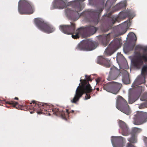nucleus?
<instances>
[{
  "instance_id": "1",
  "label": "nucleus",
  "mask_w": 147,
  "mask_h": 147,
  "mask_svg": "<svg viewBox=\"0 0 147 147\" xmlns=\"http://www.w3.org/2000/svg\"><path fill=\"white\" fill-rule=\"evenodd\" d=\"M71 26L69 25H60V30L63 33L68 34H72V37L74 39L79 38L80 36H84L86 34H93L96 31V28L93 26H88L84 28H81L75 30V25L71 23Z\"/></svg>"
},
{
  "instance_id": "2",
  "label": "nucleus",
  "mask_w": 147,
  "mask_h": 147,
  "mask_svg": "<svg viewBox=\"0 0 147 147\" xmlns=\"http://www.w3.org/2000/svg\"><path fill=\"white\" fill-rule=\"evenodd\" d=\"M84 82L82 85L80 86V84L76 89V93L73 99L71 100V102L76 103L78 101L80 98L84 93L86 94L85 99L87 100L90 98V95L88 94L92 92V89L90 84L86 82V80H83Z\"/></svg>"
},
{
  "instance_id": "3",
  "label": "nucleus",
  "mask_w": 147,
  "mask_h": 147,
  "mask_svg": "<svg viewBox=\"0 0 147 147\" xmlns=\"http://www.w3.org/2000/svg\"><path fill=\"white\" fill-rule=\"evenodd\" d=\"M18 11L21 14H31L34 12V7L30 3L25 0H20L18 5Z\"/></svg>"
},
{
  "instance_id": "4",
  "label": "nucleus",
  "mask_w": 147,
  "mask_h": 147,
  "mask_svg": "<svg viewBox=\"0 0 147 147\" xmlns=\"http://www.w3.org/2000/svg\"><path fill=\"white\" fill-rule=\"evenodd\" d=\"M97 44L90 39L83 40L78 45L76 49L77 50L90 51L95 49Z\"/></svg>"
},
{
  "instance_id": "5",
  "label": "nucleus",
  "mask_w": 147,
  "mask_h": 147,
  "mask_svg": "<svg viewBox=\"0 0 147 147\" xmlns=\"http://www.w3.org/2000/svg\"><path fill=\"white\" fill-rule=\"evenodd\" d=\"M144 52L142 55L139 53L134 58L133 61V65L134 67L137 69H140L143 65L142 59L145 61H147V47H144L142 49Z\"/></svg>"
},
{
  "instance_id": "6",
  "label": "nucleus",
  "mask_w": 147,
  "mask_h": 147,
  "mask_svg": "<svg viewBox=\"0 0 147 147\" xmlns=\"http://www.w3.org/2000/svg\"><path fill=\"white\" fill-rule=\"evenodd\" d=\"M35 23L38 28L41 31L50 33L53 32L55 29L52 26L44 22L40 18H36L34 20Z\"/></svg>"
},
{
  "instance_id": "7",
  "label": "nucleus",
  "mask_w": 147,
  "mask_h": 147,
  "mask_svg": "<svg viewBox=\"0 0 147 147\" xmlns=\"http://www.w3.org/2000/svg\"><path fill=\"white\" fill-rule=\"evenodd\" d=\"M116 107L117 109L126 115H129L131 113L127 101L120 96L117 98Z\"/></svg>"
},
{
  "instance_id": "8",
  "label": "nucleus",
  "mask_w": 147,
  "mask_h": 147,
  "mask_svg": "<svg viewBox=\"0 0 147 147\" xmlns=\"http://www.w3.org/2000/svg\"><path fill=\"white\" fill-rule=\"evenodd\" d=\"M121 47L120 40L118 38L113 40L105 51V54L110 56Z\"/></svg>"
},
{
  "instance_id": "9",
  "label": "nucleus",
  "mask_w": 147,
  "mask_h": 147,
  "mask_svg": "<svg viewBox=\"0 0 147 147\" xmlns=\"http://www.w3.org/2000/svg\"><path fill=\"white\" fill-rule=\"evenodd\" d=\"M133 123L135 125H139L146 122L147 121V113L138 111L134 115Z\"/></svg>"
},
{
  "instance_id": "10",
  "label": "nucleus",
  "mask_w": 147,
  "mask_h": 147,
  "mask_svg": "<svg viewBox=\"0 0 147 147\" xmlns=\"http://www.w3.org/2000/svg\"><path fill=\"white\" fill-rule=\"evenodd\" d=\"M121 84L117 82H111L105 85L103 87L104 89L107 92L114 94H117L121 86Z\"/></svg>"
},
{
  "instance_id": "11",
  "label": "nucleus",
  "mask_w": 147,
  "mask_h": 147,
  "mask_svg": "<svg viewBox=\"0 0 147 147\" xmlns=\"http://www.w3.org/2000/svg\"><path fill=\"white\" fill-rule=\"evenodd\" d=\"M147 75V65H144L142 69L141 74L139 75L132 85V87L144 83L145 82V78Z\"/></svg>"
},
{
  "instance_id": "12",
  "label": "nucleus",
  "mask_w": 147,
  "mask_h": 147,
  "mask_svg": "<svg viewBox=\"0 0 147 147\" xmlns=\"http://www.w3.org/2000/svg\"><path fill=\"white\" fill-rule=\"evenodd\" d=\"M84 8V6L80 3H76L74 6V9L73 11L69 9H66V11L67 13H71L73 17V20H76L79 18L80 15L79 12Z\"/></svg>"
},
{
  "instance_id": "13",
  "label": "nucleus",
  "mask_w": 147,
  "mask_h": 147,
  "mask_svg": "<svg viewBox=\"0 0 147 147\" xmlns=\"http://www.w3.org/2000/svg\"><path fill=\"white\" fill-rule=\"evenodd\" d=\"M130 25L131 22L129 20L118 25L117 26V29L118 34L121 35L124 34L127 31V29L130 27Z\"/></svg>"
},
{
  "instance_id": "14",
  "label": "nucleus",
  "mask_w": 147,
  "mask_h": 147,
  "mask_svg": "<svg viewBox=\"0 0 147 147\" xmlns=\"http://www.w3.org/2000/svg\"><path fill=\"white\" fill-rule=\"evenodd\" d=\"M110 69V71L107 80L109 81H111L116 79L119 73V70L114 66L111 68Z\"/></svg>"
},
{
  "instance_id": "15",
  "label": "nucleus",
  "mask_w": 147,
  "mask_h": 147,
  "mask_svg": "<svg viewBox=\"0 0 147 147\" xmlns=\"http://www.w3.org/2000/svg\"><path fill=\"white\" fill-rule=\"evenodd\" d=\"M135 14L132 11H124L119 13V16L116 19V20L118 21L119 19H123L128 17L129 19H132Z\"/></svg>"
},
{
  "instance_id": "16",
  "label": "nucleus",
  "mask_w": 147,
  "mask_h": 147,
  "mask_svg": "<svg viewBox=\"0 0 147 147\" xmlns=\"http://www.w3.org/2000/svg\"><path fill=\"white\" fill-rule=\"evenodd\" d=\"M33 103L34 104L33 106H35L34 107H33V110L36 111L37 110L36 107H39L40 108V109H43L45 111H47V110L49 108V105L47 104L41 103L39 102H36L34 100H33L30 104H31Z\"/></svg>"
},
{
  "instance_id": "17",
  "label": "nucleus",
  "mask_w": 147,
  "mask_h": 147,
  "mask_svg": "<svg viewBox=\"0 0 147 147\" xmlns=\"http://www.w3.org/2000/svg\"><path fill=\"white\" fill-rule=\"evenodd\" d=\"M53 9H63L66 7L64 0H55L53 2Z\"/></svg>"
},
{
  "instance_id": "18",
  "label": "nucleus",
  "mask_w": 147,
  "mask_h": 147,
  "mask_svg": "<svg viewBox=\"0 0 147 147\" xmlns=\"http://www.w3.org/2000/svg\"><path fill=\"white\" fill-rule=\"evenodd\" d=\"M119 124L122 130V134L124 136H127L129 134L128 128L125 123L121 120H119Z\"/></svg>"
},
{
  "instance_id": "19",
  "label": "nucleus",
  "mask_w": 147,
  "mask_h": 147,
  "mask_svg": "<svg viewBox=\"0 0 147 147\" xmlns=\"http://www.w3.org/2000/svg\"><path fill=\"white\" fill-rule=\"evenodd\" d=\"M97 61L98 64L104 65L107 67H109L110 66V64L109 63L110 60H107V59L104 58L103 56L98 57Z\"/></svg>"
},
{
  "instance_id": "20",
  "label": "nucleus",
  "mask_w": 147,
  "mask_h": 147,
  "mask_svg": "<svg viewBox=\"0 0 147 147\" xmlns=\"http://www.w3.org/2000/svg\"><path fill=\"white\" fill-rule=\"evenodd\" d=\"M111 38L110 33L108 34L107 35H102L101 36V41L105 47L108 44L111 40Z\"/></svg>"
},
{
  "instance_id": "21",
  "label": "nucleus",
  "mask_w": 147,
  "mask_h": 147,
  "mask_svg": "<svg viewBox=\"0 0 147 147\" xmlns=\"http://www.w3.org/2000/svg\"><path fill=\"white\" fill-rule=\"evenodd\" d=\"M126 4V1H121L119 3L117 4L114 7V9L116 10H117L125 6Z\"/></svg>"
},
{
  "instance_id": "22",
  "label": "nucleus",
  "mask_w": 147,
  "mask_h": 147,
  "mask_svg": "<svg viewBox=\"0 0 147 147\" xmlns=\"http://www.w3.org/2000/svg\"><path fill=\"white\" fill-rule=\"evenodd\" d=\"M124 71L125 74V75L123 78L122 81L124 84H128L129 83V80L127 72L125 70H124Z\"/></svg>"
},
{
  "instance_id": "23",
  "label": "nucleus",
  "mask_w": 147,
  "mask_h": 147,
  "mask_svg": "<svg viewBox=\"0 0 147 147\" xmlns=\"http://www.w3.org/2000/svg\"><path fill=\"white\" fill-rule=\"evenodd\" d=\"M128 141L130 142L134 143L137 142L136 137L132 136L131 138H128Z\"/></svg>"
},
{
  "instance_id": "24",
  "label": "nucleus",
  "mask_w": 147,
  "mask_h": 147,
  "mask_svg": "<svg viewBox=\"0 0 147 147\" xmlns=\"http://www.w3.org/2000/svg\"><path fill=\"white\" fill-rule=\"evenodd\" d=\"M133 131L134 133H139L141 131V129L138 128L134 127L133 128Z\"/></svg>"
},
{
  "instance_id": "25",
  "label": "nucleus",
  "mask_w": 147,
  "mask_h": 147,
  "mask_svg": "<svg viewBox=\"0 0 147 147\" xmlns=\"http://www.w3.org/2000/svg\"><path fill=\"white\" fill-rule=\"evenodd\" d=\"M136 100V99H132L131 98L130 96H129L128 98V102L130 104H131L133 103Z\"/></svg>"
},
{
  "instance_id": "26",
  "label": "nucleus",
  "mask_w": 147,
  "mask_h": 147,
  "mask_svg": "<svg viewBox=\"0 0 147 147\" xmlns=\"http://www.w3.org/2000/svg\"><path fill=\"white\" fill-rule=\"evenodd\" d=\"M131 37H134V36L135 37V39H134V40L136 41V37L135 35L134 34V33L132 32H131L129 33L127 35Z\"/></svg>"
},
{
  "instance_id": "27",
  "label": "nucleus",
  "mask_w": 147,
  "mask_h": 147,
  "mask_svg": "<svg viewBox=\"0 0 147 147\" xmlns=\"http://www.w3.org/2000/svg\"><path fill=\"white\" fill-rule=\"evenodd\" d=\"M85 78L87 80V82H88L89 81H92V79L90 78V76H87L86 75H85Z\"/></svg>"
},
{
  "instance_id": "28",
  "label": "nucleus",
  "mask_w": 147,
  "mask_h": 147,
  "mask_svg": "<svg viewBox=\"0 0 147 147\" xmlns=\"http://www.w3.org/2000/svg\"><path fill=\"white\" fill-rule=\"evenodd\" d=\"M9 104L12 105L14 106H15L16 105H17L18 104V103L17 102L11 101L9 102Z\"/></svg>"
},
{
  "instance_id": "29",
  "label": "nucleus",
  "mask_w": 147,
  "mask_h": 147,
  "mask_svg": "<svg viewBox=\"0 0 147 147\" xmlns=\"http://www.w3.org/2000/svg\"><path fill=\"white\" fill-rule=\"evenodd\" d=\"M122 55L120 53H117V59H119V57H122Z\"/></svg>"
},
{
  "instance_id": "30",
  "label": "nucleus",
  "mask_w": 147,
  "mask_h": 147,
  "mask_svg": "<svg viewBox=\"0 0 147 147\" xmlns=\"http://www.w3.org/2000/svg\"><path fill=\"white\" fill-rule=\"evenodd\" d=\"M61 116L62 119L66 120L65 116L64 114V113L63 112H62L61 113Z\"/></svg>"
},
{
  "instance_id": "31",
  "label": "nucleus",
  "mask_w": 147,
  "mask_h": 147,
  "mask_svg": "<svg viewBox=\"0 0 147 147\" xmlns=\"http://www.w3.org/2000/svg\"><path fill=\"white\" fill-rule=\"evenodd\" d=\"M111 142H112V144L113 146V147H123V145L120 146V145L119 144H118L117 146H113V140H111Z\"/></svg>"
},
{
  "instance_id": "32",
  "label": "nucleus",
  "mask_w": 147,
  "mask_h": 147,
  "mask_svg": "<svg viewBox=\"0 0 147 147\" xmlns=\"http://www.w3.org/2000/svg\"><path fill=\"white\" fill-rule=\"evenodd\" d=\"M144 140L145 144V147H147V138H144Z\"/></svg>"
},
{
  "instance_id": "33",
  "label": "nucleus",
  "mask_w": 147,
  "mask_h": 147,
  "mask_svg": "<svg viewBox=\"0 0 147 147\" xmlns=\"http://www.w3.org/2000/svg\"><path fill=\"white\" fill-rule=\"evenodd\" d=\"M119 138H120V139L121 140V141L122 142H124L125 140V139L122 137L119 136Z\"/></svg>"
},
{
  "instance_id": "34",
  "label": "nucleus",
  "mask_w": 147,
  "mask_h": 147,
  "mask_svg": "<svg viewBox=\"0 0 147 147\" xmlns=\"http://www.w3.org/2000/svg\"><path fill=\"white\" fill-rule=\"evenodd\" d=\"M144 104H142L139 106V108L140 109L143 108H144Z\"/></svg>"
},
{
  "instance_id": "35",
  "label": "nucleus",
  "mask_w": 147,
  "mask_h": 147,
  "mask_svg": "<svg viewBox=\"0 0 147 147\" xmlns=\"http://www.w3.org/2000/svg\"><path fill=\"white\" fill-rule=\"evenodd\" d=\"M37 113L38 114H41L42 113V112L41 111H37Z\"/></svg>"
},
{
  "instance_id": "36",
  "label": "nucleus",
  "mask_w": 147,
  "mask_h": 147,
  "mask_svg": "<svg viewBox=\"0 0 147 147\" xmlns=\"http://www.w3.org/2000/svg\"><path fill=\"white\" fill-rule=\"evenodd\" d=\"M111 2H115L117 0H111Z\"/></svg>"
},
{
  "instance_id": "37",
  "label": "nucleus",
  "mask_w": 147,
  "mask_h": 147,
  "mask_svg": "<svg viewBox=\"0 0 147 147\" xmlns=\"http://www.w3.org/2000/svg\"><path fill=\"white\" fill-rule=\"evenodd\" d=\"M14 99L16 100H18V98L17 97H15L14 98Z\"/></svg>"
},
{
  "instance_id": "38",
  "label": "nucleus",
  "mask_w": 147,
  "mask_h": 147,
  "mask_svg": "<svg viewBox=\"0 0 147 147\" xmlns=\"http://www.w3.org/2000/svg\"><path fill=\"white\" fill-rule=\"evenodd\" d=\"M138 87L140 89L142 88L141 86H139Z\"/></svg>"
},
{
  "instance_id": "39",
  "label": "nucleus",
  "mask_w": 147,
  "mask_h": 147,
  "mask_svg": "<svg viewBox=\"0 0 147 147\" xmlns=\"http://www.w3.org/2000/svg\"><path fill=\"white\" fill-rule=\"evenodd\" d=\"M33 112H32V111H31V112H30V113H33Z\"/></svg>"
},
{
  "instance_id": "40",
  "label": "nucleus",
  "mask_w": 147,
  "mask_h": 147,
  "mask_svg": "<svg viewBox=\"0 0 147 147\" xmlns=\"http://www.w3.org/2000/svg\"><path fill=\"white\" fill-rule=\"evenodd\" d=\"M82 80H82H80V81H81V80Z\"/></svg>"
},
{
  "instance_id": "41",
  "label": "nucleus",
  "mask_w": 147,
  "mask_h": 147,
  "mask_svg": "<svg viewBox=\"0 0 147 147\" xmlns=\"http://www.w3.org/2000/svg\"><path fill=\"white\" fill-rule=\"evenodd\" d=\"M98 88H97V90H98Z\"/></svg>"
},
{
  "instance_id": "42",
  "label": "nucleus",
  "mask_w": 147,
  "mask_h": 147,
  "mask_svg": "<svg viewBox=\"0 0 147 147\" xmlns=\"http://www.w3.org/2000/svg\"><path fill=\"white\" fill-rule=\"evenodd\" d=\"M67 111H67H68V110H67V111Z\"/></svg>"
},
{
  "instance_id": "43",
  "label": "nucleus",
  "mask_w": 147,
  "mask_h": 147,
  "mask_svg": "<svg viewBox=\"0 0 147 147\" xmlns=\"http://www.w3.org/2000/svg\"><path fill=\"white\" fill-rule=\"evenodd\" d=\"M96 82L97 83V80H96Z\"/></svg>"
},
{
  "instance_id": "44",
  "label": "nucleus",
  "mask_w": 147,
  "mask_h": 147,
  "mask_svg": "<svg viewBox=\"0 0 147 147\" xmlns=\"http://www.w3.org/2000/svg\"><path fill=\"white\" fill-rule=\"evenodd\" d=\"M146 87H147V85H146Z\"/></svg>"
}]
</instances>
